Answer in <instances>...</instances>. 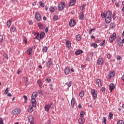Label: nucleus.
I'll return each instance as SVG.
<instances>
[{
	"mask_svg": "<svg viewBox=\"0 0 124 124\" xmlns=\"http://www.w3.org/2000/svg\"><path fill=\"white\" fill-rule=\"evenodd\" d=\"M9 92V88L8 87L6 89V90L4 92V94H7V93H8Z\"/></svg>",
	"mask_w": 124,
	"mask_h": 124,
	"instance_id": "40",
	"label": "nucleus"
},
{
	"mask_svg": "<svg viewBox=\"0 0 124 124\" xmlns=\"http://www.w3.org/2000/svg\"><path fill=\"white\" fill-rule=\"evenodd\" d=\"M10 31L11 32H15L16 31V27L15 26H11Z\"/></svg>",
	"mask_w": 124,
	"mask_h": 124,
	"instance_id": "20",
	"label": "nucleus"
},
{
	"mask_svg": "<svg viewBox=\"0 0 124 124\" xmlns=\"http://www.w3.org/2000/svg\"><path fill=\"white\" fill-rule=\"evenodd\" d=\"M23 98L24 99L25 102H26V101H27V100H28V97L26 95H24Z\"/></svg>",
	"mask_w": 124,
	"mask_h": 124,
	"instance_id": "53",
	"label": "nucleus"
},
{
	"mask_svg": "<svg viewBox=\"0 0 124 124\" xmlns=\"http://www.w3.org/2000/svg\"><path fill=\"white\" fill-rule=\"evenodd\" d=\"M116 13H114L113 14H112V19L113 20H116Z\"/></svg>",
	"mask_w": 124,
	"mask_h": 124,
	"instance_id": "43",
	"label": "nucleus"
},
{
	"mask_svg": "<svg viewBox=\"0 0 124 124\" xmlns=\"http://www.w3.org/2000/svg\"><path fill=\"white\" fill-rule=\"evenodd\" d=\"M96 83L98 84V87L99 88H101L102 84H101V80L100 79L97 78L95 80Z\"/></svg>",
	"mask_w": 124,
	"mask_h": 124,
	"instance_id": "16",
	"label": "nucleus"
},
{
	"mask_svg": "<svg viewBox=\"0 0 124 124\" xmlns=\"http://www.w3.org/2000/svg\"><path fill=\"white\" fill-rule=\"evenodd\" d=\"M101 16L102 18H106V15H105V13H102L101 14Z\"/></svg>",
	"mask_w": 124,
	"mask_h": 124,
	"instance_id": "42",
	"label": "nucleus"
},
{
	"mask_svg": "<svg viewBox=\"0 0 124 124\" xmlns=\"http://www.w3.org/2000/svg\"><path fill=\"white\" fill-rule=\"evenodd\" d=\"M64 72L65 75H68L70 72V68L68 67H65L64 70Z\"/></svg>",
	"mask_w": 124,
	"mask_h": 124,
	"instance_id": "9",
	"label": "nucleus"
},
{
	"mask_svg": "<svg viewBox=\"0 0 124 124\" xmlns=\"http://www.w3.org/2000/svg\"><path fill=\"white\" fill-rule=\"evenodd\" d=\"M33 93L34 97H37V95H38L37 93L34 92Z\"/></svg>",
	"mask_w": 124,
	"mask_h": 124,
	"instance_id": "59",
	"label": "nucleus"
},
{
	"mask_svg": "<svg viewBox=\"0 0 124 124\" xmlns=\"http://www.w3.org/2000/svg\"><path fill=\"white\" fill-rule=\"evenodd\" d=\"M71 85H72V81H70L68 83L69 88H70V87H71Z\"/></svg>",
	"mask_w": 124,
	"mask_h": 124,
	"instance_id": "56",
	"label": "nucleus"
},
{
	"mask_svg": "<svg viewBox=\"0 0 124 124\" xmlns=\"http://www.w3.org/2000/svg\"><path fill=\"white\" fill-rule=\"evenodd\" d=\"M105 45V40H104L100 44V46H103Z\"/></svg>",
	"mask_w": 124,
	"mask_h": 124,
	"instance_id": "48",
	"label": "nucleus"
},
{
	"mask_svg": "<svg viewBox=\"0 0 124 124\" xmlns=\"http://www.w3.org/2000/svg\"><path fill=\"white\" fill-rule=\"evenodd\" d=\"M2 40H3V36H2L1 35H0V42H2Z\"/></svg>",
	"mask_w": 124,
	"mask_h": 124,
	"instance_id": "54",
	"label": "nucleus"
},
{
	"mask_svg": "<svg viewBox=\"0 0 124 124\" xmlns=\"http://www.w3.org/2000/svg\"><path fill=\"white\" fill-rule=\"evenodd\" d=\"M38 93L39 94H42V95H43V94H44V93H43V91H42V90L38 91Z\"/></svg>",
	"mask_w": 124,
	"mask_h": 124,
	"instance_id": "47",
	"label": "nucleus"
},
{
	"mask_svg": "<svg viewBox=\"0 0 124 124\" xmlns=\"http://www.w3.org/2000/svg\"><path fill=\"white\" fill-rule=\"evenodd\" d=\"M117 44H119L120 47H122V46H123V42H119L117 43Z\"/></svg>",
	"mask_w": 124,
	"mask_h": 124,
	"instance_id": "55",
	"label": "nucleus"
},
{
	"mask_svg": "<svg viewBox=\"0 0 124 124\" xmlns=\"http://www.w3.org/2000/svg\"><path fill=\"white\" fill-rule=\"evenodd\" d=\"M65 43H66V46L67 47V48L70 49V48H71V42H70V41L66 40Z\"/></svg>",
	"mask_w": 124,
	"mask_h": 124,
	"instance_id": "14",
	"label": "nucleus"
},
{
	"mask_svg": "<svg viewBox=\"0 0 124 124\" xmlns=\"http://www.w3.org/2000/svg\"><path fill=\"white\" fill-rule=\"evenodd\" d=\"M85 115V112L84 111H81L80 113V117L83 118Z\"/></svg>",
	"mask_w": 124,
	"mask_h": 124,
	"instance_id": "34",
	"label": "nucleus"
},
{
	"mask_svg": "<svg viewBox=\"0 0 124 124\" xmlns=\"http://www.w3.org/2000/svg\"><path fill=\"white\" fill-rule=\"evenodd\" d=\"M20 113H21V108H16L12 111V114L13 115H18Z\"/></svg>",
	"mask_w": 124,
	"mask_h": 124,
	"instance_id": "5",
	"label": "nucleus"
},
{
	"mask_svg": "<svg viewBox=\"0 0 124 124\" xmlns=\"http://www.w3.org/2000/svg\"><path fill=\"white\" fill-rule=\"evenodd\" d=\"M46 81H47L48 82V83H50V82H52V79H51L50 78H47L46 79Z\"/></svg>",
	"mask_w": 124,
	"mask_h": 124,
	"instance_id": "52",
	"label": "nucleus"
},
{
	"mask_svg": "<svg viewBox=\"0 0 124 124\" xmlns=\"http://www.w3.org/2000/svg\"><path fill=\"white\" fill-rule=\"evenodd\" d=\"M49 10L51 13H53V12L55 11V8H54L53 7H50L49 8Z\"/></svg>",
	"mask_w": 124,
	"mask_h": 124,
	"instance_id": "38",
	"label": "nucleus"
},
{
	"mask_svg": "<svg viewBox=\"0 0 124 124\" xmlns=\"http://www.w3.org/2000/svg\"><path fill=\"white\" fill-rule=\"evenodd\" d=\"M76 25V21H75V20L73 18H72L70 20V21L69 22V25L71 27V28H72V27H74Z\"/></svg>",
	"mask_w": 124,
	"mask_h": 124,
	"instance_id": "4",
	"label": "nucleus"
},
{
	"mask_svg": "<svg viewBox=\"0 0 124 124\" xmlns=\"http://www.w3.org/2000/svg\"><path fill=\"white\" fill-rule=\"evenodd\" d=\"M34 39H37L38 40H40V33L38 32L37 35L34 37Z\"/></svg>",
	"mask_w": 124,
	"mask_h": 124,
	"instance_id": "27",
	"label": "nucleus"
},
{
	"mask_svg": "<svg viewBox=\"0 0 124 124\" xmlns=\"http://www.w3.org/2000/svg\"><path fill=\"white\" fill-rule=\"evenodd\" d=\"M116 88V85L114 83H110L109 84V89H110V93H112L113 92V90H115V88Z\"/></svg>",
	"mask_w": 124,
	"mask_h": 124,
	"instance_id": "11",
	"label": "nucleus"
},
{
	"mask_svg": "<svg viewBox=\"0 0 124 124\" xmlns=\"http://www.w3.org/2000/svg\"><path fill=\"white\" fill-rule=\"evenodd\" d=\"M59 19V16L58 15H55L53 17V21H57Z\"/></svg>",
	"mask_w": 124,
	"mask_h": 124,
	"instance_id": "33",
	"label": "nucleus"
},
{
	"mask_svg": "<svg viewBox=\"0 0 124 124\" xmlns=\"http://www.w3.org/2000/svg\"><path fill=\"white\" fill-rule=\"evenodd\" d=\"M91 57H93V52L92 51L90 53Z\"/></svg>",
	"mask_w": 124,
	"mask_h": 124,
	"instance_id": "63",
	"label": "nucleus"
},
{
	"mask_svg": "<svg viewBox=\"0 0 124 124\" xmlns=\"http://www.w3.org/2000/svg\"><path fill=\"white\" fill-rule=\"evenodd\" d=\"M11 21H12V18L10 19L7 22V27H9L10 26H11Z\"/></svg>",
	"mask_w": 124,
	"mask_h": 124,
	"instance_id": "30",
	"label": "nucleus"
},
{
	"mask_svg": "<svg viewBox=\"0 0 124 124\" xmlns=\"http://www.w3.org/2000/svg\"><path fill=\"white\" fill-rule=\"evenodd\" d=\"M108 118L109 120H112V118H113V113L110 112L108 115Z\"/></svg>",
	"mask_w": 124,
	"mask_h": 124,
	"instance_id": "37",
	"label": "nucleus"
},
{
	"mask_svg": "<svg viewBox=\"0 0 124 124\" xmlns=\"http://www.w3.org/2000/svg\"><path fill=\"white\" fill-rule=\"evenodd\" d=\"M110 27L111 29H114L115 28V24L113 23H111L110 24Z\"/></svg>",
	"mask_w": 124,
	"mask_h": 124,
	"instance_id": "46",
	"label": "nucleus"
},
{
	"mask_svg": "<svg viewBox=\"0 0 124 124\" xmlns=\"http://www.w3.org/2000/svg\"><path fill=\"white\" fill-rule=\"evenodd\" d=\"M45 36V33L44 32H41L40 33V38L41 39H43V38H44V37Z\"/></svg>",
	"mask_w": 124,
	"mask_h": 124,
	"instance_id": "26",
	"label": "nucleus"
},
{
	"mask_svg": "<svg viewBox=\"0 0 124 124\" xmlns=\"http://www.w3.org/2000/svg\"><path fill=\"white\" fill-rule=\"evenodd\" d=\"M33 107H29L28 108V111L29 113H32L33 111Z\"/></svg>",
	"mask_w": 124,
	"mask_h": 124,
	"instance_id": "25",
	"label": "nucleus"
},
{
	"mask_svg": "<svg viewBox=\"0 0 124 124\" xmlns=\"http://www.w3.org/2000/svg\"><path fill=\"white\" fill-rule=\"evenodd\" d=\"M103 58H99L97 61V64L101 65V64H103Z\"/></svg>",
	"mask_w": 124,
	"mask_h": 124,
	"instance_id": "15",
	"label": "nucleus"
},
{
	"mask_svg": "<svg viewBox=\"0 0 124 124\" xmlns=\"http://www.w3.org/2000/svg\"><path fill=\"white\" fill-rule=\"evenodd\" d=\"M105 91H106V89L105 87H102V93H105Z\"/></svg>",
	"mask_w": 124,
	"mask_h": 124,
	"instance_id": "57",
	"label": "nucleus"
},
{
	"mask_svg": "<svg viewBox=\"0 0 124 124\" xmlns=\"http://www.w3.org/2000/svg\"><path fill=\"white\" fill-rule=\"evenodd\" d=\"M37 83L39 87V88H40V89H42V82L41 81V80L40 79H39L37 81Z\"/></svg>",
	"mask_w": 124,
	"mask_h": 124,
	"instance_id": "22",
	"label": "nucleus"
},
{
	"mask_svg": "<svg viewBox=\"0 0 124 124\" xmlns=\"http://www.w3.org/2000/svg\"><path fill=\"white\" fill-rule=\"evenodd\" d=\"M85 123V120H83L82 118H81L79 120H78L79 124H83Z\"/></svg>",
	"mask_w": 124,
	"mask_h": 124,
	"instance_id": "31",
	"label": "nucleus"
},
{
	"mask_svg": "<svg viewBox=\"0 0 124 124\" xmlns=\"http://www.w3.org/2000/svg\"><path fill=\"white\" fill-rule=\"evenodd\" d=\"M12 1L13 3H14V4H16V3H18V2H19V0H12Z\"/></svg>",
	"mask_w": 124,
	"mask_h": 124,
	"instance_id": "44",
	"label": "nucleus"
},
{
	"mask_svg": "<svg viewBox=\"0 0 124 124\" xmlns=\"http://www.w3.org/2000/svg\"><path fill=\"white\" fill-rule=\"evenodd\" d=\"M38 27H39V29H42L43 30V25H42V24L41 23H39L38 24Z\"/></svg>",
	"mask_w": 124,
	"mask_h": 124,
	"instance_id": "35",
	"label": "nucleus"
},
{
	"mask_svg": "<svg viewBox=\"0 0 124 124\" xmlns=\"http://www.w3.org/2000/svg\"><path fill=\"white\" fill-rule=\"evenodd\" d=\"M39 4L41 7H44V3L42 1H40Z\"/></svg>",
	"mask_w": 124,
	"mask_h": 124,
	"instance_id": "49",
	"label": "nucleus"
},
{
	"mask_svg": "<svg viewBox=\"0 0 124 124\" xmlns=\"http://www.w3.org/2000/svg\"><path fill=\"white\" fill-rule=\"evenodd\" d=\"M85 7H86V5L83 4L82 6H81L80 7V9L81 10V11H83V10H84V8H85Z\"/></svg>",
	"mask_w": 124,
	"mask_h": 124,
	"instance_id": "41",
	"label": "nucleus"
},
{
	"mask_svg": "<svg viewBox=\"0 0 124 124\" xmlns=\"http://www.w3.org/2000/svg\"><path fill=\"white\" fill-rule=\"evenodd\" d=\"M28 121L30 123V124L33 123V116H29L28 117Z\"/></svg>",
	"mask_w": 124,
	"mask_h": 124,
	"instance_id": "18",
	"label": "nucleus"
},
{
	"mask_svg": "<svg viewBox=\"0 0 124 124\" xmlns=\"http://www.w3.org/2000/svg\"><path fill=\"white\" fill-rule=\"evenodd\" d=\"M84 94H85V93L84 92V91H82L79 93V96H80V97H83Z\"/></svg>",
	"mask_w": 124,
	"mask_h": 124,
	"instance_id": "32",
	"label": "nucleus"
},
{
	"mask_svg": "<svg viewBox=\"0 0 124 124\" xmlns=\"http://www.w3.org/2000/svg\"><path fill=\"white\" fill-rule=\"evenodd\" d=\"M117 124H124V122L123 120H120L118 122Z\"/></svg>",
	"mask_w": 124,
	"mask_h": 124,
	"instance_id": "45",
	"label": "nucleus"
},
{
	"mask_svg": "<svg viewBox=\"0 0 124 124\" xmlns=\"http://www.w3.org/2000/svg\"><path fill=\"white\" fill-rule=\"evenodd\" d=\"M32 51V49L31 48H29L27 50V54L29 56H31V51Z\"/></svg>",
	"mask_w": 124,
	"mask_h": 124,
	"instance_id": "28",
	"label": "nucleus"
},
{
	"mask_svg": "<svg viewBox=\"0 0 124 124\" xmlns=\"http://www.w3.org/2000/svg\"><path fill=\"white\" fill-rule=\"evenodd\" d=\"M75 105V100L73 98H72L71 100V106L72 108H74Z\"/></svg>",
	"mask_w": 124,
	"mask_h": 124,
	"instance_id": "29",
	"label": "nucleus"
},
{
	"mask_svg": "<svg viewBox=\"0 0 124 124\" xmlns=\"http://www.w3.org/2000/svg\"><path fill=\"white\" fill-rule=\"evenodd\" d=\"M91 93L94 98H96L97 97V94L95 93V89H93L91 90Z\"/></svg>",
	"mask_w": 124,
	"mask_h": 124,
	"instance_id": "6",
	"label": "nucleus"
},
{
	"mask_svg": "<svg viewBox=\"0 0 124 124\" xmlns=\"http://www.w3.org/2000/svg\"><path fill=\"white\" fill-rule=\"evenodd\" d=\"M121 59H122V57H121V56H120L119 55H118L117 57V61H120V60H121Z\"/></svg>",
	"mask_w": 124,
	"mask_h": 124,
	"instance_id": "61",
	"label": "nucleus"
},
{
	"mask_svg": "<svg viewBox=\"0 0 124 124\" xmlns=\"http://www.w3.org/2000/svg\"><path fill=\"white\" fill-rule=\"evenodd\" d=\"M106 18H112V12L111 11L108 10L107 12Z\"/></svg>",
	"mask_w": 124,
	"mask_h": 124,
	"instance_id": "8",
	"label": "nucleus"
},
{
	"mask_svg": "<svg viewBox=\"0 0 124 124\" xmlns=\"http://www.w3.org/2000/svg\"><path fill=\"white\" fill-rule=\"evenodd\" d=\"M48 51V47L47 46H45L43 48V51H44V53H46Z\"/></svg>",
	"mask_w": 124,
	"mask_h": 124,
	"instance_id": "36",
	"label": "nucleus"
},
{
	"mask_svg": "<svg viewBox=\"0 0 124 124\" xmlns=\"http://www.w3.org/2000/svg\"><path fill=\"white\" fill-rule=\"evenodd\" d=\"M76 3V0H71L69 3L70 6H73Z\"/></svg>",
	"mask_w": 124,
	"mask_h": 124,
	"instance_id": "21",
	"label": "nucleus"
},
{
	"mask_svg": "<svg viewBox=\"0 0 124 124\" xmlns=\"http://www.w3.org/2000/svg\"><path fill=\"white\" fill-rule=\"evenodd\" d=\"M120 41H121V37L118 38L116 40L117 43L120 42Z\"/></svg>",
	"mask_w": 124,
	"mask_h": 124,
	"instance_id": "58",
	"label": "nucleus"
},
{
	"mask_svg": "<svg viewBox=\"0 0 124 124\" xmlns=\"http://www.w3.org/2000/svg\"><path fill=\"white\" fill-rule=\"evenodd\" d=\"M64 7H65V3L64 2H61L58 4V10H59V11H62Z\"/></svg>",
	"mask_w": 124,
	"mask_h": 124,
	"instance_id": "3",
	"label": "nucleus"
},
{
	"mask_svg": "<svg viewBox=\"0 0 124 124\" xmlns=\"http://www.w3.org/2000/svg\"><path fill=\"white\" fill-rule=\"evenodd\" d=\"M35 98H36V97H35L33 95V93H32L30 102H31V103L32 104V106L34 108L36 107V100L35 99Z\"/></svg>",
	"mask_w": 124,
	"mask_h": 124,
	"instance_id": "1",
	"label": "nucleus"
},
{
	"mask_svg": "<svg viewBox=\"0 0 124 124\" xmlns=\"http://www.w3.org/2000/svg\"><path fill=\"white\" fill-rule=\"evenodd\" d=\"M48 31H49V29H48V27H46L45 30V32H46V33H47V32H48Z\"/></svg>",
	"mask_w": 124,
	"mask_h": 124,
	"instance_id": "60",
	"label": "nucleus"
},
{
	"mask_svg": "<svg viewBox=\"0 0 124 124\" xmlns=\"http://www.w3.org/2000/svg\"><path fill=\"white\" fill-rule=\"evenodd\" d=\"M92 46H93V48H97V47H98V46H97V44L95 43H93Z\"/></svg>",
	"mask_w": 124,
	"mask_h": 124,
	"instance_id": "39",
	"label": "nucleus"
},
{
	"mask_svg": "<svg viewBox=\"0 0 124 124\" xmlns=\"http://www.w3.org/2000/svg\"><path fill=\"white\" fill-rule=\"evenodd\" d=\"M115 76V71H111L110 73L108 74V78L109 79H111V78H113Z\"/></svg>",
	"mask_w": 124,
	"mask_h": 124,
	"instance_id": "13",
	"label": "nucleus"
},
{
	"mask_svg": "<svg viewBox=\"0 0 124 124\" xmlns=\"http://www.w3.org/2000/svg\"><path fill=\"white\" fill-rule=\"evenodd\" d=\"M122 80L123 81H124V75L122 76Z\"/></svg>",
	"mask_w": 124,
	"mask_h": 124,
	"instance_id": "64",
	"label": "nucleus"
},
{
	"mask_svg": "<svg viewBox=\"0 0 124 124\" xmlns=\"http://www.w3.org/2000/svg\"><path fill=\"white\" fill-rule=\"evenodd\" d=\"M116 37H117V34H116V33L114 32L113 33L112 35H111L109 38V40L110 42H112V41L114 40V39H115V38H116Z\"/></svg>",
	"mask_w": 124,
	"mask_h": 124,
	"instance_id": "7",
	"label": "nucleus"
},
{
	"mask_svg": "<svg viewBox=\"0 0 124 124\" xmlns=\"http://www.w3.org/2000/svg\"><path fill=\"white\" fill-rule=\"evenodd\" d=\"M35 18L37 20V21H40V20H41V15H40V14L39 13H36Z\"/></svg>",
	"mask_w": 124,
	"mask_h": 124,
	"instance_id": "10",
	"label": "nucleus"
},
{
	"mask_svg": "<svg viewBox=\"0 0 124 124\" xmlns=\"http://www.w3.org/2000/svg\"><path fill=\"white\" fill-rule=\"evenodd\" d=\"M3 57H4L5 58H6V59H8V57L7 56V54L5 53L3 55Z\"/></svg>",
	"mask_w": 124,
	"mask_h": 124,
	"instance_id": "62",
	"label": "nucleus"
},
{
	"mask_svg": "<svg viewBox=\"0 0 124 124\" xmlns=\"http://www.w3.org/2000/svg\"><path fill=\"white\" fill-rule=\"evenodd\" d=\"M53 107H54V104H53V103L51 102L49 104L45 106V109L46 112H49L50 109L53 108Z\"/></svg>",
	"mask_w": 124,
	"mask_h": 124,
	"instance_id": "2",
	"label": "nucleus"
},
{
	"mask_svg": "<svg viewBox=\"0 0 124 124\" xmlns=\"http://www.w3.org/2000/svg\"><path fill=\"white\" fill-rule=\"evenodd\" d=\"M102 122L104 124H106V117H103Z\"/></svg>",
	"mask_w": 124,
	"mask_h": 124,
	"instance_id": "50",
	"label": "nucleus"
},
{
	"mask_svg": "<svg viewBox=\"0 0 124 124\" xmlns=\"http://www.w3.org/2000/svg\"><path fill=\"white\" fill-rule=\"evenodd\" d=\"M81 38H82V37L81 36V35H80V34L77 35V36L76 37V39L77 41H80L81 40Z\"/></svg>",
	"mask_w": 124,
	"mask_h": 124,
	"instance_id": "23",
	"label": "nucleus"
},
{
	"mask_svg": "<svg viewBox=\"0 0 124 124\" xmlns=\"http://www.w3.org/2000/svg\"><path fill=\"white\" fill-rule=\"evenodd\" d=\"M0 124H4L3 120L2 119V118H1V117H0Z\"/></svg>",
	"mask_w": 124,
	"mask_h": 124,
	"instance_id": "51",
	"label": "nucleus"
},
{
	"mask_svg": "<svg viewBox=\"0 0 124 124\" xmlns=\"http://www.w3.org/2000/svg\"><path fill=\"white\" fill-rule=\"evenodd\" d=\"M79 20H84L85 19V16H84V13L81 12L79 16Z\"/></svg>",
	"mask_w": 124,
	"mask_h": 124,
	"instance_id": "17",
	"label": "nucleus"
},
{
	"mask_svg": "<svg viewBox=\"0 0 124 124\" xmlns=\"http://www.w3.org/2000/svg\"><path fill=\"white\" fill-rule=\"evenodd\" d=\"M53 62H52V59L49 58L48 59V62L46 63V66L48 68H50L51 65H52Z\"/></svg>",
	"mask_w": 124,
	"mask_h": 124,
	"instance_id": "12",
	"label": "nucleus"
},
{
	"mask_svg": "<svg viewBox=\"0 0 124 124\" xmlns=\"http://www.w3.org/2000/svg\"><path fill=\"white\" fill-rule=\"evenodd\" d=\"M111 20L112 18L111 17H109V18L108 17H106L105 18V21L107 24H109V23H110Z\"/></svg>",
	"mask_w": 124,
	"mask_h": 124,
	"instance_id": "24",
	"label": "nucleus"
},
{
	"mask_svg": "<svg viewBox=\"0 0 124 124\" xmlns=\"http://www.w3.org/2000/svg\"><path fill=\"white\" fill-rule=\"evenodd\" d=\"M80 54H83V50H82L81 49L77 50L75 52V55H76V56H78V55H80Z\"/></svg>",
	"mask_w": 124,
	"mask_h": 124,
	"instance_id": "19",
	"label": "nucleus"
}]
</instances>
